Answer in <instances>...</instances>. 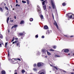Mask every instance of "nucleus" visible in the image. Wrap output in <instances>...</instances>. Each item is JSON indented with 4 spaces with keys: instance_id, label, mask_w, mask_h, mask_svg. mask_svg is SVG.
I'll return each mask as SVG.
<instances>
[{
    "instance_id": "nucleus-1",
    "label": "nucleus",
    "mask_w": 74,
    "mask_h": 74,
    "mask_svg": "<svg viewBox=\"0 0 74 74\" xmlns=\"http://www.w3.org/2000/svg\"><path fill=\"white\" fill-rule=\"evenodd\" d=\"M69 16L70 18H72V19H74V16L73 15L72 13H70L66 14V16H67V18H69Z\"/></svg>"
},
{
    "instance_id": "nucleus-2",
    "label": "nucleus",
    "mask_w": 74,
    "mask_h": 74,
    "mask_svg": "<svg viewBox=\"0 0 74 74\" xmlns=\"http://www.w3.org/2000/svg\"><path fill=\"white\" fill-rule=\"evenodd\" d=\"M37 11L39 13H41V11L40 7V6L38 5L37 7Z\"/></svg>"
},
{
    "instance_id": "nucleus-3",
    "label": "nucleus",
    "mask_w": 74,
    "mask_h": 74,
    "mask_svg": "<svg viewBox=\"0 0 74 74\" xmlns=\"http://www.w3.org/2000/svg\"><path fill=\"white\" fill-rule=\"evenodd\" d=\"M51 5H52V7L53 8H55V4H54V3L53 2V1H51Z\"/></svg>"
},
{
    "instance_id": "nucleus-4",
    "label": "nucleus",
    "mask_w": 74,
    "mask_h": 74,
    "mask_svg": "<svg viewBox=\"0 0 74 74\" xmlns=\"http://www.w3.org/2000/svg\"><path fill=\"white\" fill-rule=\"evenodd\" d=\"M63 51H64V52H68L69 51V50L68 49H64L62 51V52Z\"/></svg>"
},
{
    "instance_id": "nucleus-5",
    "label": "nucleus",
    "mask_w": 74,
    "mask_h": 74,
    "mask_svg": "<svg viewBox=\"0 0 74 74\" xmlns=\"http://www.w3.org/2000/svg\"><path fill=\"white\" fill-rule=\"evenodd\" d=\"M42 64V62H38V63L37 65L38 67H40L41 66V65Z\"/></svg>"
},
{
    "instance_id": "nucleus-6",
    "label": "nucleus",
    "mask_w": 74,
    "mask_h": 74,
    "mask_svg": "<svg viewBox=\"0 0 74 74\" xmlns=\"http://www.w3.org/2000/svg\"><path fill=\"white\" fill-rule=\"evenodd\" d=\"M54 25L56 26L57 29H59V27H58V24H57V23H56V21L54 23Z\"/></svg>"
},
{
    "instance_id": "nucleus-7",
    "label": "nucleus",
    "mask_w": 74,
    "mask_h": 74,
    "mask_svg": "<svg viewBox=\"0 0 74 74\" xmlns=\"http://www.w3.org/2000/svg\"><path fill=\"white\" fill-rule=\"evenodd\" d=\"M42 52L43 53H46V50L43 49L42 50Z\"/></svg>"
},
{
    "instance_id": "nucleus-8",
    "label": "nucleus",
    "mask_w": 74,
    "mask_h": 74,
    "mask_svg": "<svg viewBox=\"0 0 74 74\" xmlns=\"http://www.w3.org/2000/svg\"><path fill=\"white\" fill-rule=\"evenodd\" d=\"M44 28L45 29H48V27L47 26L45 25V26H44Z\"/></svg>"
},
{
    "instance_id": "nucleus-9",
    "label": "nucleus",
    "mask_w": 74,
    "mask_h": 74,
    "mask_svg": "<svg viewBox=\"0 0 74 74\" xmlns=\"http://www.w3.org/2000/svg\"><path fill=\"white\" fill-rule=\"evenodd\" d=\"M50 66H51V67H54V68H55L57 70H58V69L56 67L54 66H53V65L51 64H50Z\"/></svg>"
},
{
    "instance_id": "nucleus-10",
    "label": "nucleus",
    "mask_w": 74,
    "mask_h": 74,
    "mask_svg": "<svg viewBox=\"0 0 74 74\" xmlns=\"http://www.w3.org/2000/svg\"><path fill=\"white\" fill-rule=\"evenodd\" d=\"M17 27V25H14V26H13V27H12V29H13V28H14H14H15V27Z\"/></svg>"
},
{
    "instance_id": "nucleus-11",
    "label": "nucleus",
    "mask_w": 74,
    "mask_h": 74,
    "mask_svg": "<svg viewBox=\"0 0 74 74\" xmlns=\"http://www.w3.org/2000/svg\"><path fill=\"white\" fill-rule=\"evenodd\" d=\"M40 18L42 19H44V17H43V16L42 15H41L40 16Z\"/></svg>"
},
{
    "instance_id": "nucleus-12",
    "label": "nucleus",
    "mask_w": 74,
    "mask_h": 74,
    "mask_svg": "<svg viewBox=\"0 0 74 74\" xmlns=\"http://www.w3.org/2000/svg\"><path fill=\"white\" fill-rule=\"evenodd\" d=\"M2 74H5V72L4 71H2Z\"/></svg>"
},
{
    "instance_id": "nucleus-13",
    "label": "nucleus",
    "mask_w": 74,
    "mask_h": 74,
    "mask_svg": "<svg viewBox=\"0 0 74 74\" xmlns=\"http://www.w3.org/2000/svg\"><path fill=\"white\" fill-rule=\"evenodd\" d=\"M43 8L45 10H46V6L45 5H44L43 6Z\"/></svg>"
},
{
    "instance_id": "nucleus-14",
    "label": "nucleus",
    "mask_w": 74,
    "mask_h": 74,
    "mask_svg": "<svg viewBox=\"0 0 74 74\" xmlns=\"http://www.w3.org/2000/svg\"><path fill=\"white\" fill-rule=\"evenodd\" d=\"M38 73L39 74H45V73H44L43 72L41 73V72H40V71Z\"/></svg>"
},
{
    "instance_id": "nucleus-15",
    "label": "nucleus",
    "mask_w": 74,
    "mask_h": 74,
    "mask_svg": "<svg viewBox=\"0 0 74 74\" xmlns=\"http://www.w3.org/2000/svg\"><path fill=\"white\" fill-rule=\"evenodd\" d=\"M46 1H47V0H45L44 1H43L42 3V5H44L45 4V2H46Z\"/></svg>"
},
{
    "instance_id": "nucleus-16",
    "label": "nucleus",
    "mask_w": 74,
    "mask_h": 74,
    "mask_svg": "<svg viewBox=\"0 0 74 74\" xmlns=\"http://www.w3.org/2000/svg\"><path fill=\"white\" fill-rule=\"evenodd\" d=\"M29 21H30L31 22H32V21H33V18H30L29 19Z\"/></svg>"
},
{
    "instance_id": "nucleus-17",
    "label": "nucleus",
    "mask_w": 74,
    "mask_h": 74,
    "mask_svg": "<svg viewBox=\"0 0 74 74\" xmlns=\"http://www.w3.org/2000/svg\"><path fill=\"white\" fill-rule=\"evenodd\" d=\"M9 13V12L8 11H7L5 13L6 15L7 16L8 14Z\"/></svg>"
},
{
    "instance_id": "nucleus-18",
    "label": "nucleus",
    "mask_w": 74,
    "mask_h": 74,
    "mask_svg": "<svg viewBox=\"0 0 74 74\" xmlns=\"http://www.w3.org/2000/svg\"><path fill=\"white\" fill-rule=\"evenodd\" d=\"M42 56H43V57H44V58H47L48 56H46L45 55H42Z\"/></svg>"
},
{
    "instance_id": "nucleus-19",
    "label": "nucleus",
    "mask_w": 74,
    "mask_h": 74,
    "mask_svg": "<svg viewBox=\"0 0 74 74\" xmlns=\"http://www.w3.org/2000/svg\"><path fill=\"white\" fill-rule=\"evenodd\" d=\"M9 19H10V18L9 17H8L7 20V23H8V21H9Z\"/></svg>"
},
{
    "instance_id": "nucleus-20",
    "label": "nucleus",
    "mask_w": 74,
    "mask_h": 74,
    "mask_svg": "<svg viewBox=\"0 0 74 74\" xmlns=\"http://www.w3.org/2000/svg\"><path fill=\"white\" fill-rule=\"evenodd\" d=\"M47 55H51V53H49V52H48V51H47Z\"/></svg>"
},
{
    "instance_id": "nucleus-21",
    "label": "nucleus",
    "mask_w": 74,
    "mask_h": 74,
    "mask_svg": "<svg viewBox=\"0 0 74 74\" xmlns=\"http://www.w3.org/2000/svg\"><path fill=\"white\" fill-rule=\"evenodd\" d=\"M17 45L18 47L19 48V47H20V44H19V43H17Z\"/></svg>"
},
{
    "instance_id": "nucleus-22",
    "label": "nucleus",
    "mask_w": 74,
    "mask_h": 74,
    "mask_svg": "<svg viewBox=\"0 0 74 74\" xmlns=\"http://www.w3.org/2000/svg\"><path fill=\"white\" fill-rule=\"evenodd\" d=\"M66 5V4L65 3H64L62 4V5L63 6H65Z\"/></svg>"
},
{
    "instance_id": "nucleus-23",
    "label": "nucleus",
    "mask_w": 74,
    "mask_h": 74,
    "mask_svg": "<svg viewBox=\"0 0 74 74\" xmlns=\"http://www.w3.org/2000/svg\"><path fill=\"white\" fill-rule=\"evenodd\" d=\"M23 23H24V21H22L20 22V24H22Z\"/></svg>"
},
{
    "instance_id": "nucleus-24",
    "label": "nucleus",
    "mask_w": 74,
    "mask_h": 74,
    "mask_svg": "<svg viewBox=\"0 0 74 74\" xmlns=\"http://www.w3.org/2000/svg\"><path fill=\"white\" fill-rule=\"evenodd\" d=\"M0 10L1 12H3V9H2L1 8H0Z\"/></svg>"
},
{
    "instance_id": "nucleus-25",
    "label": "nucleus",
    "mask_w": 74,
    "mask_h": 74,
    "mask_svg": "<svg viewBox=\"0 0 74 74\" xmlns=\"http://www.w3.org/2000/svg\"><path fill=\"white\" fill-rule=\"evenodd\" d=\"M5 8L6 10H8V11L9 10H8V8L7 6H5Z\"/></svg>"
},
{
    "instance_id": "nucleus-26",
    "label": "nucleus",
    "mask_w": 74,
    "mask_h": 74,
    "mask_svg": "<svg viewBox=\"0 0 74 74\" xmlns=\"http://www.w3.org/2000/svg\"><path fill=\"white\" fill-rule=\"evenodd\" d=\"M21 72H22V73H25V70H22Z\"/></svg>"
},
{
    "instance_id": "nucleus-27",
    "label": "nucleus",
    "mask_w": 74,
    "mask_h": 74,
    "mask_svg": "<svg viewBox=\"0 0 74 74\" xmlns=\"http://www.w3.org/2000/svg\"><path fill=\"white\" fill-rule=\"evenodd\" d=\"M55 57H56H56H60V56H58L57 55H55Z\"/></svg>"
},
{
    "instance_id": "nucleus-28",
    "label": "nucleus",
    "mask_w": 74,
    "mask_h": 74,
    "mask_svg": "<svg viewBox=\"0 0 74 74\" xmlns=\"http://www.w3.org/2000/svg\"><path fill=\"white\" fill-rule=\"evenodd\" d=\"M0 38H3V36L1 34H0Z\"/></svg>"
},
{
    "instance_id": "nucleus-29",
    "label": "nucleus",
    "mask_w": 74,
    "mask_h": 74,
    "mask_svg": "<svg viewBox=\"0 0 74 74\" xmlns=\"http://www.w3.org/2000/svg\"><path fill=\"white\" fill-rule=\"evenodd\" d=\"M27 1V4H29V0H26Z\"/></svg>"
},
{
    "instance_id": "nucleus-30",
    "label": "nucleus",
    "mask_w": 74,
    "mask_h": 74,
    "mask_svg": "<svg viewBox=\"0 0 74 74\" xmlns=\"http://www.w3.org/2000/svg\"><path fill=\"white\" fill-rule=\"evenodd\" d=\"M22 3H26V2L24 1H22Z\"/></svg>"
},
{
    "instance_id": "nucleus-31",
    "label": "nucleus",
    "mask_w": 74,
    "mask_h": 74,
    "mask_svg": "<svg viewBox=\"0 0 74 74\" xmlns=\"http://www.w3.org/2000/svg\"><path fill=\"white\" fill-rule=\"evenodd\" d=\"M53 48L54 49H56V46H53Z\"/></svg>"
},
{
    "instance_id": "nucleus-32",
    "label": "nucleus",
    "mask_w": 74,
    "mask_h": 74,
    "mask_svg": "<svg viewBox=\"0 0 74 74\" xmlns=\"http://www.w3.org/2000/svg\"><path fill=\"white\" fill-rule=\"evenodd\" d=\"M19 35L20 36H22V35H23V33H20Z\"/></svg>"
},
{
    "instance_id": "nucleus-33",
    "label": "nucleus",
    "mask_w": 74,
    "mask_h": 74,
    "mask_svg": "<svg viewBox=\"0 0 74 74\" xmlns=\"http://www.w3.org/2000/svg\"><path fill=\"white\" fill-rule=\"evenodd\" d=\"M7 42L5 43V46L6 48H7Z\"/></svg>"
},
{
    "instance_id": "nucleus-34",
    "label": "nucleus",
    "mask_w": 74,
    "mask_h": 74,
    "mask_svg": "<svg viewBox=\"0 0 74 74\" xmlns=\"http://www.w3.org/2000/svg\"><path fill=\"white\" fill-rule=\"evenodd\" d=\"M14 41V37H13V38L12 40V42Z\"/></svg>"
},
{
    "instance_id": "nucleus-35",
    "label": "nucleus",
    "mask_w": 74,
    "mask_h": 74,
    "mask_svg": "<svg viewBox=\"0 0 74 74\" xmlns=\"http://www.w3.org/2000/svg\"><path fill=\"white\" fill-rule=\"evenodd\" d=\"M33 70L34 71H37V69L36 68H34Z\"/></svg>"
},
{
    "instance_id": "nucleus-36",
    "label": "nucleus",
    "mask_w": 74,
    "mask_h": 74,
    "mask_svg": "<svg viewBox=\"0 0 74 74\" xmlns=\"http://www.w3.org/2000/svg\"><path fill=\"white\" fill-rule=\"evenodd\" d=\"M17 60H19V61H21V59H20V58H17Z\"/></svg>"
},
{
    "instance_id": "nucleus-37",
    "label": "nucleus",
    "mask_w": 74,
    "mask_h": 74,
    "mask_svg": "<svg viewBox=\"0 0 74 74\" xmlns=\"http://www.w3.org/2000/svg\"><path fill=\"white\" fill-rule=\"evenodd\" d=\"M18 42V40H16L15 41V42L16 43H16Z\"/></svg>"
},
{
    "instance_id": "nucleus-38",
    "label": "nucleus",
    "mask_w": 74,
    "mask_h": 74,
    "mask_svg": "<svg viewBox=\"0 0 74 74\" xmlns=\"http://www.w3.org/2000/svg\"><path fill=\"white\" fill-rule=\"evenodd\" d=\"M38 35H37L35 36V37H36V38H38Z\"/></svg>"
},
{
    "instance_id": "nucleus-39",
    "label": "nucleus",
    "mask_w": 74,
    "mask_h": 74,
    "mask_svg": "<svg viewBox=\"0 0 74 74\" xmlns=\"http://www.w3.org/2000/svg\"><path fill=\"white\" fill-rule=\"evenodd\" d=\"M50 51H54V50H53V49H50Z\"/></svg>"
},
{
    "instance_id": "nucleus-40",
    "label": "nucleus",
    "mask_w": 74,
    "mask_h": 74,
    "mask_svg": "<svg viewBox=\"0 0 74 74\" xmlns=\"http://www.w3.org/2000/svg\"><path fill=\"white\" fill-rule=\"evenodd\" d=\"M64 36L65 37H69V36H68V35H64Z\"/></svg>"
},
{
    "instance_id": "nucleus-41",
    "label": "nucleus",
    "mask_w": 74,
    "mask_h": 74,
    "mask_svg": "<svg viewBox=\"0 0 74 74\" xmlns=\"http://www.w3.org/2000/svg\"><path fill=\"white\" fill-rule=\"evenodd\" d=\"M36 66H37V64H35L34 65V67H36Z\"/></svg>"
},
{
    "instance_id": "nucleus-42",
    "label": "nucleus",
    "mask_w": 74,
    "mask_h": 74,
    "mask_svg": "<svg viewBox=\"0 0 74 74\" xmlns=\"http://www.w3.org/2000/svg\"><path fill=\"white\" fill-rule=\"evenodd\" d=\"M15 40H18V38H15Z\"/></svg>"
},
{
    "instance_id": "nucleus-43",
    "label": "nucleus",
    "mask_w": 74,
    "mask_h": 74,
    "mask_svg": "<svg viewBox=\"0 0 74 74\" xmlns=\"http://www.w3.org/2000/svg\"><path fill=\"white\" fill-rule=\"evenodd\" d=\"M41 38H44V36H42Z\"/></svg>"
},
{
    "instance_id": "nucleus-44",
    "label": "nucleus",
    "mask_w": 74,
    "mask_h": 74,
    "mask_svg": "<svg viewBox=\"0 0 74 74\" xmlns=\"http://www.w3.org/2000/svg\"><path fill=\"white\" fill-rule=\"evenodd\" d=\"M10 21L11 22H14V21L13 20H10Z\"/></svg>"
},
{
    "instance_id": "nucleus-45",
    "label": "nucleus",
    "mask_w": 74,
    "mask_h": 74,
    "mask_svg": "<svg viewBox=\"0 0 74 74\" xmlns=\"http://www.w3.org/2000/svg\"><path fill=\"white\" fill-rule=\"evenodd\" d=\"M8 57H9L10 56V54H9V52H8Z\"/></svg>"
},
{
    "instance_id": "nucleus-46",
    "label": "nucleus",
    "mask_w": 74,
    "mask_h": 74,
    "mask_svg": "<svg viewBox=\"0 0 74 74\" xmlns=\"http://www.w3.org/2000/svg\"><path fill=\"white\" fill-rule=\"evenodd\" d=\"M14 18L15 19H16V16H14Z\"/></svg>"
},
{
    "instance_id": "nucleus-47",
    "label": "nucleus",
    "mask_w": 74,
    "mask_h": 74,
    "mask_svg": "<svg viewBox=\"0 0 74 74\" xmlns=\"http://www.w3.org/2000/svg\"><path fill=\"white\" fill-rule=\"evenodd\" d=\"M16 3H18V0H16Z\"/></svg>"
},
{
    "instance_id": "nucleus-48",
    "label": "nucleus",
    "mask_w": 74,
    "mask_h": 74,
    "mask_svg": "<svg viewBox=\"0 0 74 74\" xmlns=\"http://www.w3.org/2000/svg\"><path fill=\"white\" fill-rule=\"evenodd\" d=\"M1 44L0 43V47H1Z\"/></svg>"
},
{
    "instance_id": "nucleus-49",
    "label": "nucleus",
    "mask_w": 74,
    "mask_h": 74,
    "mask_svg": "<svg viewBox=\"0 0 74 74\" xmlns=\"http://www.w3.org/2000/svg\"><path fill=\"white\" fill-rule=\"evenodd\" d=\"M15 42H12V44H15Z\"/></svg>"
},
{
    "instance_id": "nucleus-50",
    "label": "nucleus",
    "mask_w": 74,
    "mask_h": 74,
    "mask_svg": "<svg viewBox=\"0 0 74 74\" xmlns=\"http://www.w3.org/2000/svg\"><path fill=\"white\" fill-rule=\"evenodd\" d=\"M18 4H16V7H17V6H18Z\"/></svg>"
},
{
    "instance_id": "nucleus-51",
    "label": "nucleus",
    "mask_w": 74,
    "mask_h": 74,
    "mask_svg": "<svg viewBox=\"0 0 74 74\" xmlns=\"http://www.w3.org/2000/svg\"><path fill=\"white\" fill-rule=\"evenodd\" d=\"M15 62H16V63H17V62H18V61H17V60H15Z\"/></svg>"
},
{
    "instance_id": "nucleus-52",
    "label": "nucleus",
    "mask_w": 74,
    "mask_h": 74,
    "mask_svg": "<svg viewBox=\"0 0 74 74\" xmlns=\"http://www.w3.org/2000/svg\"><path fill=\"white\" fill-rule=\"evenodd\" d=\"M73 37V36H71V37Z\"/></svg>"
},
{
    "instance_id": "nucleus-53",
    "label": "nucleus",
    "mask_w": 74,
    "mask_h": 74,
    "mask_svg": "<svg viewBox=\"0 0 74 74\" xmlns=\"http://www.w3.org/2000/svg\"><path fill=\"white\" fill-rule=\"evenodd\" d=\"M14 74H18L17 73H14Z\"/></svg>"
},
{
    "instance_id": "nucleus-54",
    "label": "nucleus",
    "mask_w": 74,
    "mask_h": 74,
    "mask_svg": "<svg viewBox=\"0 0 74 74\" xmlns=\"http://www.w3.org/2000/svg\"><path fill=\"white\" fill-rule=\"evenodd\" d=\"M8 59L9 60H10V59H9V58H8Z\"/></svg>"
},
{
    "instance_id": "nucleus-55",
    "label": "nucleus",
    "mask_w": 74,
    "mask_h": 74,
    "mask_svg": "<svg viewBox=\"0 0 74 74\" xmlns=\"http://www.w3.org/2000/svg\"><path fill=\"white\" fill-rule=\"evenodd\" d=\"M14 60H17V59H14Z\"/></svg>"
},
{
    "instance_id": "nucleus-56",
    "label": "nucleus",
    "mask_w": 74,
    "mask_h": 74,
    "mask_svg": "<svg viewBox=\"0 0 74 74\" xmlns=\"http://www.w3.org/2000/svg\"><path fill=\"white\" fill-rule=\"evenodd\" d=\"M70 53H69L68 55H70Z\"/></svg>"
},
{
    "instance_id": "nucleus-57",
    "label": "nucleus",
    "mask_w": 74,
    "mask_h": 74,
    "mask_svg": "<svg viewBox=\"0 0 74 74\" xmlns=\"http://www.w3.org/2000/svg\"><path fill=\"white\" fill-rule=\"evenodd\" d=\"M71 74H74V73H71Z\"/></svg>"
},
{
    "instance_id": "nucleus-58",
    "label": "nucleus",
    "mask_w": 74,
    "mask_h": 74,
    "mask_svg": "<svg viewBox=\"0 0 74 74\" xmlns=\"http://www.w3.org/2000/svg\"><path fill=\"white\" fill-rule=\"evenodd\" d=\"M18 7H19L20 6V5H18Z\"/></svg>"
},
{
    "instance_id": "nucleus-59",
    "label": "nucleus",
    "mask_w": 74,
    "mask_h": 74,
    "mask_svg": "<svg viewBox=\"0 0 74 74\" xmlns=\"http://www.w3.org/2000/svg\"><path fill=\"white\" fill-rule=\"evenodd\" d=\"M64 71V72H66V71Z\"/></svg>"
},
{
    "instance_id": "nucleus-60",
    "label": "nucleus",
    "mask_w": 74,
    "mask_h": 74,
    "mask_svg": "<svg viewBox=\"0 0 74 74\" xmlns=\"http://www.w3.org/2000/svg\"><path fill=\"white\" fill-rule=\"evenodd\" d=\"M41 0V1H44V0Z\"/></svg>"
},
{
    "instance_id": "nucleus-61",
    "label": "nucleus",
    "mask_w": 74,
    "mask_h": 74,
    "mask_svg": "<svg viewBox=\"0 0 74 74\" xmlns=\"http://www.w3.org/2000/svg\"><path fill=\"white\" fill-rule=\"evenodd\" d=\"M30 74H33V73H31Z\"/></svg>"
},
{
    "instance_id": "nucleus-62",
    "label": "nucleus",
    "mask_w": 74,
    "mask_h": 74,
    "mask_svg": "<svg viewBox=\"0 0 74 74\" xmlns=\"http://www.w3.org/2000/svg\"><path fill=\"white\" fill-rule=\"evenodd\" d=\"M8 32H10V31L8 30Z\"/></svg>"
},
{
    "instance_id": "nucleus-63",
    "label": "nucleus",
    "mask_w": 74,
    "mask_h": 74,
    "mask_svg": "<svg viewBox=\"0 0 74 74\" xmlns=\"http://www.w3.org/2000/svg\"><path fill=\"white\" fill-rule=\"evenodd\" d=\"M15 71H16V70Z\"/></svg>"
},
{
    "instance_id": "nucleus-64",
    "label": "nucleus",
    "mask_w": 74,
    "mask_h": 74,
    "mask_svg": "<svg viewBox=\"0 0 74 74\" xmlns=\"http://www.w3.org/2000/svg\"><path fill=\"white\" fill-rule=\"evenodd\" d=\"M30 25H31V23H29Z\"/></svg>"
}]
</instances>
